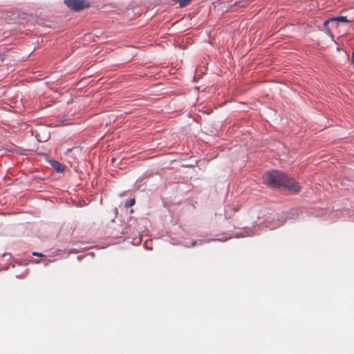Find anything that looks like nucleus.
Wrapping results in <instances>:
<instances>
[{
	"label": "nucleus",
	"mask_w": 354,
	"mask_h": 354,
	"mask_svg": "<svg viewBox=\"0 0 354 354\" xmlns=\"http://www.w3.org/2000/svg\"><path fill=\"white\" fill-rule=\"evenodd\" d=\"M263 182L270 187H284L295 193L300 191L299 183L280 171L273 170L266 173L263 176Z\"/></svg>",
	"instance_id": "1"
},
{
	"label": "nucleus",
	"mask_w": 354,
	"mask_h": 354,
	"mask_svg": "<svg viewBox=\"0 0 354 354\" xmlns=\"http://www.w3.org/2000/svg\"><path fill=\"white\" fill-rule=\"evenodd\" d=\"M64 3L75 11L89 7V2L87 0H64Z\"/></svg>",
	"instance_id": "2"
},
{
	"label": "nucleus",
	"mask_w": 354,
	"mask_h": 354,
	"mask_svg": "<svg viewBox=\"0 0 354 354\" xmlns=\"http://www.w3.org/2000/svg\"><path fill=\"white\" fill-rule=\"evenodd\" d=\"M266 227L270 230L279 227L282 225V221L279 218L277 214H270L266 219Z\"/></svg>",
	"instance_id": "3"
},
{
	"label": "nucleus",
	"mask_w": 354,
	"mask_h": 354,
	"mask_svg": "<svg viewBox=\"0 0 354 354\" xmlns=\"http://www.w3.org/2000/svg\"><path fill=\"white\" fill-rule=\"evenodd\" d=\"M50 165L53 167V168L57 171V172H62L65 170V165L60 163L57 160H51L49 161Z\"/></svg>",
	"instance_id": "4"
},
{
	"label": "nucleus",
	"mask_w": 354,
	"mask_h": 354,
	"mask_svg": "<svg viewBox=\"0 0 354 354\" xmlns=\"http://www.w3.org/2000/svg\"><path fill=\"white\" fill-rule=\"evenodd\" d=\"M335 21L344 23V22H348V20L347 19L346 17H335V18H331V19H328L324 22V26L326 27L329 23L335 22Z\"/></svg>",
	"instance_id": "5"
},
{
	"label": "nucleus",
	"mask_w": 354,
	"mask_h": 354,
	"mask_svg": "<svg viewBox=\"0 0 354 354\" xmlns=\"http://www.w3.org/2000/svg\"><path fill=\"white\" fill-rule=\"evenodd\" d=\"M176 3H179L180 7L183 8L188 5L192 0H173Z\"/></svg>",
	"instance_id": "6"
},
{
	"label": "nucleus",
	"mask_w": 354,
	"mask_h": 354,
	"mask_svg": "<svg viewBox=\"0 0 354 354\" xmlns=\"http://www.w3.org/2000/svg\"><path fill=\"white\" fill-rule=\"evenodd\" d=\"M136 203V200L135 198H131V199H129L128 201H127L125 202V207L126 208H129L133 205H134Z\"/></svg>",
	"instance_id": "7"
},
{
	"label": "nucleus",
	"mask_w": 354,
	"mask_h": 354,
	"mask_svg": "<svg viewBox=\"0 0 354 354\" xmlns=\"http://www.w3.org/2000/svg\"><path fill=\"white\" fill-rule=\"evenodd\" d=\"M32 255L37 256V257H44L43 254L39 253V252H35L32 253Z\"/></svg>",
	"instance_id": "8"
},
{
	"label": "nucleus",
	"mask_w": 354,
	"mask_h": 354,
	"mask_svg": "<svg viewBox=\"0 0 354 354\" xmlns=\"http://www.w3.org/2000/svg\"><path fill=\"white\" fill-rule=\"evenodd\" d=\"M0 59H1V61H3V55L0 54Z\"/></svg>",
	"instance_id": "9"
}]
</instances>
